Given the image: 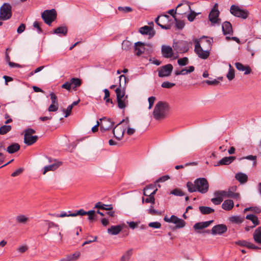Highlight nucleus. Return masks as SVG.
<instances>
[{
	"label": "nucleus",
	"instance_id": "obj_1",
	"mask_svg": "<svg viewBox=\"0 0 261 261\" xmlns=\"http://www.w3.org/2000/svg\"><path fill=\"white\" fill-rule=\"evenodd\" d=\"M169 111L168 105L164 102L159 101L154 107L153 112V117L156 120L164 119Z\"/></svg>",
	"mask_w": 261,
	"mask_h": 261
},
{
	"label": "nucleus",
	"instance_id": "obj_2",
	"mask_svg": "<svg viewBox=\"0 0 261 261\" xmlns=\"http://www.w3.org/2000/svg\"><path fill=\"white\" fill-rule=\"evenodd\" d=\"M12 15V7L8 3L4 4L0 8V20L9 19Z\"/></svg>",
	"mask_w": 261,
	"mask_h": 261
},
{
	"label": "nucleus",
	"instance_id": "obj_3",
	"mask_svg": "<svg viewBox=\"0 0 261 261\" xmlns=\"http://www.w3.org/2000/svg\"><path fill=\"white\" fill-rule=\"evenodd\" d=\"M197 191L202 193H206L208 190V182L205 178H198L194 180Z\"/></svg>",
	"mask_w": 261,
	"mask_h": 261
},
{
	"label": "nucleus",
	"instance_id": "obj_4",
	"mask_svg": "<svg viewBox=\"0 0 261 261\" xmlns=\"http://www.w3.org/2000/svg\"><path fill=\"white\" fill-rule=\"evenodd\" d=\"M119 85L115 90L117 99L123 98L125 95L124 86L126 84V77L124 75H121L119 76Z\"/></svg>",
	"mask_w": 261,
	"mask_h": 261
},
{
	"label": "nucleus",
	"instance_id": "obj_5",
	"mask_svg": "<svg viewBox=\"0 0 261 261\" xmlns=\"http://www.w3.org/2000/svg\"><path fill=\"white\" fill-rule=\"evenodd\" d=\"M41 16L44 22L50 25L51 22L56 19L57 13L54 9L49 10H46L42 13Z\"/></svg>",
	"mask_w": 261,
	"mask_h": 261
},
{
	"label": "nucleus",
	"instance_id": "obj_6",
	"mask_svg": "<svg viewBox=\"0 0 261 261\" xmlns=\"http://www.w3.org/2000/svg\"><path fill=\"white\" fill-rule=\"evenodd\" d=\"M230 13L234 16L243 19H246L249 15V12L246 10L241 9L239 6L232 5L230 9Z\"/></svg>",
	"mask_w": 261,
	"mask_h": 261
},
{
	"label": "nucleus",
	"instance_id": "obj_7",
	"mask_svg": "<svg viewBox=\"0 0 261 261\" xmlns=\"http://www.w3.org/2000/svg\"><path fill=\"white\" fill-rule=\"evenodd\" d=\"M169 16L167 15L159 16L155 19V22L162 29L169 30L171 28V25L169 23Z\"/></svg>",
	"mask_w": 261,
	"mask_h": 261
},
{
	"label": "nucleus",
	"instance_id": "obj_8",
	"mask_svg": "<svg viewBox=\"0 0 261 261\" xmlns=\"http://www.w3.org/2000/svg\"><path fill=\"white\" fill-rule=\"evenodd\" d=\"M194 51L198 57L202 59H206L210 56L209 50H204L198 41H196Z\"/></svg>",
	"mask_w": 261,
	"mask_h": 261
},
{
	"label": "nucleus",
	"instance_id": "obj_9",
	"mask_svg": "<svg viewBox=\"0 0 261 261\" xmlns=\"http://www.w3.org/2000/svg\"><path fill=\"white\" fill-rule=\"evenodd\" d=\"M173 70V66L171 64H168L160 67L158 69V75L160 77H167L170 75Z\"/></svg>",
	"mask_w": 261,
	"mask_h": 261
},
{
	"label": "nucleus",
	"instance_id": "obj_10",
	"mask_svg": "<svg viewBox=\"0 0 261 261\" xmlns=\"http://www.w3.org/2000/svg\"><path fill=\"white\" fill-rule=\"evenodd\" d=\"M173 47L174 50L180 53H186L189 49L188 43L186 41H180L178 42L174 43Z\"/></svg>",
	"mask_w": 261,
	"mask_h": 261
},
{
	"label": "nucleus",
	"instance_id": "obj_11",
	"mask_svg": "<svg viewBox=\"0 0 261 261\" xmlns=\"http://www.w3.org/2000/svg\"><path fill=\"white\" fill-rule=\"evenodd\" d=\"M148 188H144L143 194L145 196H148V198L144 199V197H142V202H145L146 203H151L152 204H154L155 203V198L154 197V195L155 194L157 189H154V190L152 192H148Z\"/></svg>",
	"mask_w": 261,
	"mask_h": 261
},
{
	"label": "nucleus",
	"instance_id": "obj_12",
	"mask_svg": "<svg viewBox=\"0 0 261 261\" xmlns=\"http://www.w3.org/2000/svg\"><path fill=\"white\" fill-rule=\"evenodd\" d=\"M227 230V226L225 224H218L214 226L212 228L211 230V233L213 235H221L226 232Z\"/></svg>",
	"mask_w": 261,
	"mask_h": 261
},
{
	"label": "nucleus",
	"instance_id": "obj_13",
	"mask_svg": "<svg viewBox=\"0 0 261 261\" xmlns=\"http://www.w3.org/2000/svg\"><path fill=\"white\" fill-rule=\"evenodd\" d=\"M100 120L101 121L100 124L101 130H109L113 127L114 124V122L112 121L111 119H107L105 117L100 119Z\"/></svg>",
	"mask_w": 261,
	"mask_h": 261
},
{
	"label": "nucleus",
	"instance_id": "obj_14",
	"mask_svg": "<svg viewBox=\"0 0 261 261\" xmlns=\"http://www.w3.org/2000/svg\"><path fill=\"white\" fill-rule=\"evenodd\" d=\"M125 121V119H123L115 127L113 130L114 137L118 140H120L123 138L124 132V130L121 128L118 127V126Z\"/></svg>",
	"mask_w": 261,
	"mask_h": 261
},
{
	"label": "nucleus",
	"instance_id": "obj_15",
	"mask_svg": "<svg viewBox=\"0 0 261 261\" xmlns=\"http://www.w3.org/2000/svg\"><path fill=\"white\" fill-rule=\"evenodd\" d=\"M161 52L163 56L165 58H171L173 55V49L172 47L169 45H162Z\"/></svg>",
	"mask_w": 261,
	"mask_h": 261
},
{
	"label": "nucleus",
	"instance_id": "obj_16",
	"mask_svg": "<svg viewBox=\"0 0 261 261\" xmlns=\"http://www.w3.org/2000/svg\"><path fill=\"white\" fill-rule=\"evenodd\" d=\"M217 4H215L214 7L211 10V12L209 14V20L210 21L213 23H215L218 21V17L219 16V12L217 9H216V7Z\"/></svg>",
	"mask_w": 261,
	"mask_h": 261
},
{
	"label": "nucleus",
	"instance_id": "obj_17",
	"mask_svg": "<svg viewBox=\"0 0 261 261\" xmlns=\"http://www.w3.org/2000/svg\"><path fill=\"white\" fill-rule=\"evenodd\" d=\"M61 165V162H59L55 160L54 163L44 167V171L42 173L43 175H44L48 171H54L58 168Z\"/></svg>",
	"mask_w": 261,
	"mask_h": 261
},
{
	"label": "nucleus",
	"instance_id": "obj_18",
	"mask_svg": "<svg viewBox=\"0 0 261 261\" xmlns=\"http://www.w3.org/2000/svg\"><path fill=\"white\" fill-rule=\"evenodd\" d=\"M146 45L149 47H152V45L150 44H145L141 42H137L135 43V48L137 51L136 54L138 56L141 55L145 51V45Z\"/></svg>",
	"mask_w": 261,
	"mask_h": 261
},
{
	"label": "nucleus",
	"instance_id": "obj_19",
	"mask_svg": "<svg viewBox=\"0 0 261 261\" xmlns=\"http://www.w3.org/2000/svg\"><path fill=\"white\" fill-rule=\"evenodd\" d=\"M222 31L224 35L232 34L233 31L231 23L228 21H225L222 26Z\"/></svg>",
	"mask_w": 261,
	"mask_h": 261
},
{
	"label": "nucleus",
	"instance_id": "obj_20",
	"mask_svg": "<svg viewBox=\"0 0 261 261\" xmlns=\"http://www.w3.org/2000/svg\"><path fill=\"white\" fill-rule=\"evenodd\" d=\"M139 32L143 35H149L151 37H152L155 34V31L151 27L145 25L141 27L139 30Z\"/></svg>",
	"mask_w": 261,
	"mask_h": 261
},
{
	"label": "nucleus",
	"instance_id": "obj_21",
	"mask_svg": "<svg viewBox=\"0 0 261 261\" xmlns=\"http://www.w3.org/2000/svg\"><path fill=\"white\" fill-rule=\"evenodd\" d=\"M195 69V68L193 66H190L187 68H182L181 70H176L175 71V74L176 75H186L189 73H190L194 71Z\"/></svg>",
	"mask_w": 261,
	"mask_h": 261
},
{
	"label": "nucleus",
	"instance_id": "obj_22",
	"mask_svg": "<svg viewBox=\"0 0 261 261\" xmlns=\"http://www.w3.org/2000/svg\"><path fill=\"white\" fill-rule=\"evenodd\" d=\"M213 222V220H210L205 222H198L194 225L193 228L195 230L202 229L207 227Z\"/></svg>",
	"mask_w": 261,
	"mask_h": 261
},
{
	"label": "nucleus",
	"instance_id": "obj_23",
	"mask_svg": "<svg viewBox=\"0 0 261 261\" xmlns=\"http://www.w3.org/2000/svg\"><path fill=\"white\" fill-rule=\"evenodd\" d=\"M235 159H236V157L233 156L224 157V158H222L221 160H220L216 166H219V165H229Z\"/></svg>",
	"mask_w": 261,
	"mask_h": 261
},
{
	"label": "nucleus",
	"instance_id": "obj_24",
	"mask_svg": "<svg viewBox=\"0 0 261 261\" xmlns=\"http://www.w3.org/2000/svg\"><path fill=\"white\" fill-rule=\"evenodd\" d=\"M37 136H24V143L27 145H31L37 142Z\"/></svg>",
	"mask_w": 261,
	"mask_h": 261
},
{
	"label": "nucleus",
	"instance_id": "obj_25",
	"mask_svg": "<svg viewBox=\"0 0 261 261\" xmlns=\"http://www.w3.org/2000/svg\"><path fill=\"white\" fill-rule=\"evenodd\" d=\"M171 222L175 224L177 228H182L185 225V222L183 220L174 215L171 216Z\"/></svg>",
	"mask_w": 261,
	"mask_h": 261
},
{
	"label": "nucleus",
	"instance_id": "obj_26",
	"mask_svg": "<svg viewBox=\"0 0 261 261\" xmlns=\"http://www.w3.org/2000/svg\"><path fill=\"white\" fill-rule=\"evenodd\" d=\"M235 66L238 70L245 71V74H248L251 72V69L248 66H244L242 63L239 62L236 63Z\"/></svg>",
	"mask_w": 261,
	"mask_h": 261
},
{
	"label": "nucleus",
	"instance_id": "obj_27",
	"mask_svg": "<svg viewBox=\"0 0 261 261\" xmlns=\"http://www.w3.org/2000/svg\"><path fill=\"white\" fill-rule=\"evenodd\" d=\"M253 238L256 243L261 244V226L255 230L253 234Z\"/></svg>",
	"mask_w": 261,
	"mask_h": 261
},
{
	"label": "nucleus",
	"instance_id": "obj_28",
	"mask_svg": "<svg viewBox=\"0 0 261 261\" xmlns=\"http://www.w3.org/2000/svg\"><path fill=\"white\" fill-rule=\"evenodd\" d=\"M122 229L121 225H114L108 229V232L112 235L118 234Z\"/></svg>",
	"mask_w": 261,
	"mask_h": 261
},
{
	"label": "nucleus",
	"instance_id": "obj_29",
	"mask_svg": "<svg viewBox=\"0 0 261 261\" xmlns=\"http://www.w3.org/2000/svg\"><path fill=\"white\" fill-rule=\"evenodd\" d=\"M235 178L241 184H245L248 180V176L242 172H239L236 174Z\"/></svg>",
	"mask_w": 261,
	"mask_h": 261
},
{
	"label": "nucleus",
	"instance_id": "obj_30",
	"mask_svg": "<svg viewBox=\"0 0 261 261\" xmlns=\"http://www.w3.org/2000/svg\"><path fill=\"white\" fill-rule=\"evenodd\" d=\"M234 206L233 201L232 200H225L222 204V208L225 211L231 210Z\"/></svg>",
	"mask_w": 261,
	"mask_h": 261
},
{
	"label": "nucleus",
	"instance_id": "obj_31",
	"mask_svg": "<svg viewBox=\"0 0 261 261\" xmlns=\"http://www.w3.org/2000/svg\"><path fill=\"white\" fill-rule=\"evenodd\" d=\"M128 96L126 95L123 98L117 99L118 107L119 109H124L128 104Z\"/></svg>",
	"mask_w": 261,
	"mask_h": 261
},
{
	"label": "nucleus",
	"instance_id": "obj_32",
	"mask_svg": "<svg viewBox=\"0 0 261 261\" xmlns=\"http://www.w3.org/2000/svg\"><path fill=\"white\" fill-rule=\"evenodd\" d=\"M20 149V145L18 143H13L9 146L7 148V151L9 153H14L19 150Z\"/></svg>",
	"mask_w": 261,
	"mask_h": 261
},
{
	"label": "nucleus",
	"instance_id": "obj_33",
	"mask_svg": "<svg viewBox=\"0 0 261 261\" xmlns=\"http://www.w3.org/2000/svg\"><path fill=\"white\" fill-rule=\"evenodd\" d=\"M70 81L73 89H76L77 87H80L82 84V81L79 78H72L70 80Z\"/></svg>",
	"mask_w": 261,
	"mask_h": 261
},
{
	"label": "nucleus",
	"instance_id": "obj_34",
	"mask_svg": "<svg viewBox=\"0 0 261 261\" xmlns=\"http://www.w3.org/2000/svg\"><path fill=\"white\" fill-rule=\"evenodd\" d=\"M246 218L248 220H251L253 224V226H250L251 228H254L255 226L259 224V221L257 217L254 215H248L246 216Z\"/></svg>",
	"mask_w": 261,
	"mask_h": 261
},
{
	"label": "nucleus",
	"instance_id": "obj_35",
	"mask_svg": "<svg viewBox=\"0 0 261 261\" xmlns=\"http://www.w3.org/2000/svg\"><path fill=\"white\" fill-rule=\"evenodd\" d=\"M199 210L203 215L209 214L214 212V209L208 206H200L199 207Z\"/></svg>",
	"mask_w": 261,
	"mask_h": 261
},
{
	"label": "nucleus",
	"instance_id": "obj_36",
	"mask_svg": "<svg viewBox=\"0 0 261 261\" xmlns=\"http://www.w3.org/2000/svg\"><path fill=\"white\" fill-rule=\"evenodd\" d=\"M54 33L66 36L67 33V28L65 26L58 27L54 31Z\"/></svg>",
	"mask_w": 261,
	"mask_h": 261
},
{
	"label": "nucleus",
	"instance_id": "obj_37",
	"mask_svg": "<svg viewBox=\"0 0 261 261\" xmlns=\"http://www.w3.org/2000/svg\"><path fill=\"white\" fill-rule=\"evenodd\" d=\"M94 207L97 208L106 210H111L113 208L112 205L111 204L107 205V204H102L100 202H97L95 204Z\"/></svg>",
	"mask_w": 261,
	"mask_h": 261
},
{
	"label": "nucleus",
	"instance_id": "obj_38",
	"mask_svg": "<svg viewBox=\"0 0 261 261\" xmlns=\"http://www.w3.org/2000/svg\"><path fill=\"white\" fill-rule=\"evenodd\" d=\"M229 221L236 224H240L244 221V218L239 216H233L229 218Z\"/></svg>",
	"mask_w": 261,
	"mask_h": 261
},
{
	"label": "nucleus",
	"instance_id": "obj_39",
	"mask_svg": "<svg viewBox=\"0 0 261 261\" xmlns=\"http://www.w3.org/2000/svg\"><path fill=\"white\" fill-rule=\"evenodd\" d=\"M132 254H133V249H130L128 250L122 256V257L120 258V261H129Z\"/></svg>",
	"mask_w": 261,
	"mask_h": 261
},
{
	"label": "nucleus",
	"instance_id": "obj_40",
	"mask_svg": "<svg viewBox=\"0 0 261 261\" xmlns=\"http://www.w3.org/2000/svg\"><path fill=\"white\" fill-rule=\"evenodd\" d=\"M188 9L189 10H190V13L188 15L187 18L189 21L191 22L194 20L196 16L198 14V13H196L193 11H192L190 6H188Z\"/></svg>",
	"mask_w": 261,
	"mask_h": 261
},
{
	"label": "nucleus",
	"instance_id": "obj_41",
	"mask_svg": "<svg viewBox=\"0 0 261 261\" xmlns=\"http://www.w3.org/2000/svg\"><path fill=\"white\" fill-rule=\"evenodd\" d=\"M187 187L188 188V191L190 193H193L194 192H196V186L194 182H192L191 181H189L187 183Z\"/></svg>",
	"mask_w": 261,
	"mask_h": 261
},
{
	"label": "nucleus",
	"instance_id": "obj_42",
	"mask_svg": "<svg viewBox=\"0 0 261 261\" xmlns=\"http://www.w3.org/2000/svg\"><path fill=\"white\" fill-rule=\"evenodd\" d=\"M229 71L226 75V76L229 81H231L234 77V70L232 68L231 65L229 64Z\"/></svg>",
	"mask_w": 261,
	"mask_h": 261
},
{
	"label": "nucleus",
	"instance_id": "obj_43",
	"mask_svg": "<svg viewBox=\"0 0 261 261\" xmlns=\"http://www.w3.org/2000/svg\"><path fill=\"white\" fill-rule=\"evenodd\" d=\"M80 252L76 251L73 254L68 255L67 256L69 259V261H75L80 256Z\"/></svg>",
	"mask_w": 261,
	"mask_h": 261
},
{
	"label": "nucleus",
	"instance_id": "obj_44",
	"mask_svg": "<svg viewBox=\"0 0 261 261\" xmlns=\"http://www.w3.org/2000/svg\"><path fill=\"white\" fill-rule=\"evenodd\" d=\"M132 43L128 40H124L122 43V48L123 50H128L131 48Z\"/></svg>",
	"mask_w": 261,
	"mask_h": 261
},
{
	"label": "nucleus",
	"instance_id": "obj_45",
	"mask_svg": "<svg viewBox=\"0 0 261 261\" xmlns=\"http://www.w3.org/2000/svg\"><path fill=\"white\" fill-rule=\"evenodd\" d=\"M69 213V215L71 217H75L77 215L84 216L86 215V212L83 209H81L79 211H75L74 213H71L70 211H68Z\"/></svg>",
	"mask_w": 261,
	"mask_h": 261
},
{
	"label": "nucleus",
	"instance_id": "obj_46",
	"mask_svg": "<svg viewBox=\"0 0 261 261\" xmlns=\"http://www.w3.org/2000/svg\"><path fill=\"white\" fill-rule=\"evenodd\" d=\"M11 125H3L0 127V134L5 135L10 132L11 129Z\"/></svg>",
	"mask_w": 261,
	"mask_h": 261
},
{
	"label": "nucleus",
	"instance_id": "obj_47",
	"mask_svg": "<svg viewBox=\"0 0 261 261\" xmlns=\"http://www.w3.org/2000/svg\"><path fill=\"white\" fill-rule=\"evenodd\" d=\"M227 197L233 198L235 200H238L240 198V194L238 193H234L230 189L228 191Z\"/></svg>",
	"mask_w": 261,
	"mask_h": 261
},
{
	"label": "nucleus",
	"instance_id": "obj_48",
	"mask_svg": "<svg viewBox=\"0 0 261 261\" xmlns=\"http://www.w3.org/2000/svg\"><path fill=\"white\" fill-rule=\"evenodd\" d=\"M177 63L179 66H186L189 63V59L187 57H184L177 60Z\"/></svg>",
	"mask_w": 261,
	"mask_h": 261
},
{
	"label": "nucleus",
	"instance_id": "obj_49",
	"mask_svg": "<svg viewBox=\"0 0 261 261\" xmlns=\"http://www.w3.org/2000/svg\"><path fill=\"white\" fill-rule=\"evenodd\" d=\"M16 219L18 223H25L28 220V218L24 215H20L17 216Z\"/></svg>",
	"mask_w": 261,
	"mask_h": 261
},
{
	"label": "nucleus",
	"instance_id": "obj_50",
	"mask_svg": "<svg viewBox=\"0 0 261 261\" xmlns=\"http://www.w3.org/2000/svg\"><path fill=\"white\" fill-rule=\"evenodd\" d=\"M170 194L177 196H182L185 195L184 193L179 189H174L171 192Z\"/></svg>",
	"mask_w": 261,
	"mask_h": 261
},
{
	"label": "nucleus",
	"instance_id": "obj_51",
	"mask_svg": "<svg viewBox=\"0 0 261 261\" xmlns=\"http://www.w3.org/2000/svg\"><path fill=\"white\" fill-rule=\"evenodd\" d=\"M147 211L149 214L152 215H161L162 214L161 212L154 209L152 205L150 206Z\"/></svg>",
	"mask_w": 261,
	"mask_h": 261
},
{
	"label": "nucleus",
	"instance_id": "obj_52",
	"mask_svg": "<svg viewBox=\"0 0 261 261\" xmlns=\"http://www.w3.org/2000/svg\"><path fill=\"white\" fill-rule=\"evenodd\" d=\"M118 9L119 11H121L123 13H128L130 12L133 11V9L131 7L126 6V7H118Z\"/></svg>",
	"mask_w": 261,
	"mask_h": 261
},
{
	"label": "nucleus",
	"instance_id": "obj_53",
	"mask_svg": "<svg viewBox=\"0 0 261 261\" xmlns=\"http://www.w3.org/2000/svg\"><path fill=\"white\" fill-rule=\"evenodd\" d=\"M58 109V104L51 103L48 108L49 112H56Z\"/></svg>",
	"mask_w": 261,
	"mask_h": 261
},
{
	"label": "nucleus",
	"instance_id": "obj_54",
	"mask_svg": "<svg viewBox=\"0 0 261 261\" xmlns=\"http://www.w3.org/2000/svg\"><path fill=\"white\" fill-rule=\"evenodd\" d=\"M148 226L154 228H160L161 227V224L159 222H153L149 223Z\"/></svg>",
	"mask_w": 261,
	"mask_h": 261
},
{
	"label": "nucleus",
	"instance_id": "obj_55",
	"mask_svg": "<svg viewBox=\"0 0 261 261\" xmlns=\"http://www.w3.org/2000/svg\"><path fill=\"white\" fill-rule=\"evenodd\" d=\"M86 215H88V219L90 220H93L95 216V211L94 210H90L88 212H86Z\"/></svg>",
	"mask_w": 261,
	"mask_h": 261
},
{
	"label": "nucleus",
	"instance_id": "obj_56",
	"mask_svg": "<svg viewBox=\"0 0 261 261\" xmlns=\"http://www.w3.org/2000/svg\"><path fill=\"white\" fill-rule=\"evenodd\" d=\"M72 108V106L69 105L68 106L66 110H63V111L65 113V115L64 116L65 117H67L70 115Z\"/></svg>",
	"mask_w": 261,
	"mask_h": 261
},
{
	"label": "nucleus",
	"instance_id": "obj_57",
	"mask_svg": "<svg viewBox=\"0 0 261 261\" xmlns=\"http://www.w3.org/2000/svg\"><path fill=\"white\" fill-rule=\"evenodd\" d=\"M62 88L70 91L71 89H72L70 81H69L65 82L62 85Z\"/></svg>",
	"mask_w": 261,
	"mask_h": 261
},
{
	"label": "nucleus",
	"instance_id": "obj_58",
	"mask_svg": "<svg viewBox=\"0 0 261 261\" xmlns=\"http://www.w3.org/2000/svg\"><path fill=\"white\" fill-rule=\"evenodd\" d=\"M175 84L169 82H164L162 84V87L165 88H170L173 87Z\"/></svg>",
	"mask_w": 261,
	"mask_h": 261
},
{
	"label": "nucleus",
	"instance_id": "obj_59",
	"mask_svg": "<svg viewBox=\"0 0 261 261\" xmlns=\"http://www.w3.org/2000/svg\"><path fill=\"white\" fill-rule=\"evenodd\" d=\"M176 21V27L179 29H182L185 26V23L183 21L177 20L176 18H175Z\"/></svg>",
	"mask_w": 261,
	"mask_h": 261
},
{
	"label": "nucleus",
	"instance_id": "obj_60",
	"mask_svg": "<svg viewBox=\"0 0 261 261\" xmlns=\"http://www.w3.org/2000/svg\"><path fill=\"white\" fill-rule=\"evenodd\" d=\"M211 201L215 205H219L223 201V199L215 197L211 199Z\"/></svg>",
	"mask_w": 261,
	"mask_h": 261
},
{
	"label": "nucleus",
	"instance_id": "obj_61",
	"mask_svg": "<svg viewBox=\"0 0 261 261\" xmlns=\"http://www.w3.org/2000/svg\"><path fill=\"white\" fill-rule=\"evenodd\" d=\"M50 99L51 100V103L58 104L57 97L54 93H50Z\"/></svg>",
	"mask_w": 261,
	"mask_h": 261
},
{
	"label": "nucleus",
	"instance_id": "obj_62",
	"mask_svg": "<svg viewBox=\"0 0 261 261\" xmlns=\"http://www.w3.org/2000/svg\"><path fill=\"white\" fill-rule=\"evenodd\" d=\"M35 133V130L32 128H27L24 131V136H32L33 134Z\"/></svg>",
	"mask_w": 261,
	"mask_h": 261
},
{
	"label": "nucleus",
	"instance_id": "obj_63",
	"mask_svg": "<svg viewBox=\"0 0 261 261\" xmlns=\"http://www.w3.org/2000/svg\"><path fill=\"white\" fill-rule=\"evenodd\" d=\"M149 107L148 109H150L153 106L154 102L155 100V97L154 96H151L148 98Z\"/></svg>",
	"mask_w": 261,
	"mask_h": 261
},
{
	"label": "nucleus",
	"instance_id": "obj_64",
	"mask_svg": "<svg viewBox=\"0 0 261 261\" xmlns=\"http://www.w3.org/2000/svg\"><path fill=\"white\" fill-rule=\"evenodd\" d=\"M23 171V169L22 168H20L17 169L14 172H13L11 174V176L13 177L18 176L19 174H20Z\"/></svg>",
	"mask_w": 261,
	"mask_h": 261
}]
</instances>
